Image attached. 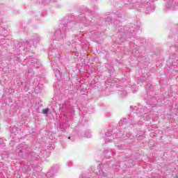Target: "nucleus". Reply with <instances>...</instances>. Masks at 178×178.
Listing matches in <instances>:
<instances>
[{
    "label": "nucleus",
    "mask_w": 178,
    "mask_h": 178,
    "mask_svg": "<svg viewBox=\"0 0 178 178\" xmlns=\"http://www.w3.org/2000/svg\"><path fill=\"white\" fill-rule=\"evenodd\" d=\"M42 112L44 115H47V113H48V112H49V108L43 109V110H42Z\"/></svg>",
    "instance_id": "obj_1"
},
{
    "label": "nucleus",
    "mask_w": 178,
    "mask_h": 178,
    "mask_svg": "<svg viewBox=\"0 0 178 178\" xmlns=\"http://www.w3.org/2000/svg\"><path fill=\"white\" fill-rule=\"evenodd\" d=\"M68 138H69V140H70V136Z\"/></svg>",
    "instance_id": "obj_2"
}]
</instances>
